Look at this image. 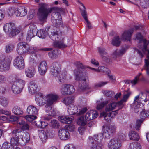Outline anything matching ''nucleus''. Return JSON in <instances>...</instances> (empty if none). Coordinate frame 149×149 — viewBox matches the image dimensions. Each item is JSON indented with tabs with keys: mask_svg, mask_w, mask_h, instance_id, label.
I'll return each instance as SVG.
<instances>
[{
	"mask_svg": "<svg viewBox=\"0 0 149 149\" xmlns=\"http://www.w3.org/2000/svg\"><path fill=\"white\" fill-rule=\"evenodd\" d=\"M48 5L46 3L39 4V8L37 12V16L39 20L42 22L46 21L49 14L53 11L52 17V22L55 26L57 27L62 24V17L60 13H63L65 9L62 8L53 7L48 8Z\"/></svg>",
	"mask_w": 149,
	"mask_h": 149,
	"instance_id": "1",
	"label": "nucleus"
},
{
	"mask_svg": "<svg viewBox=\"0 0 149 149\" xmlns=\"http://www.w3.org/2000/svg\"><path fill=\"white\" fill-rule=\"evenodd\" d=\"M77 69L74 71V75L75 79L79 81L78 85L79 90L80 91H83L89 88L88 84L86 83V79L85 78L86 71L85 70V66L79 62H77L75 63Z\"/></svg>",
	"mask_w": 149,
	"mask_h": 149,
	"instance_id": "2",
	"label": "nucleus"
},
{
	"mask_svg": "<svg viewBox=\"0 0 149 149\" xmlns=\"http://www.w3.org/2000/svg\"><path fill=\"white\" fill-rule=\"evenodd\" d=\"M37 36L40 38H44L47 34L49 35V37L53 40L55 41L54 42V47L59 48H62L66 47V45L65 44L63 41H57L61 36L60 32L59 31H54L53 32H51V34L47 32L43 29H40L38 31Z\"/></svg>",
	"mask_w": 149,
	"mask_h": 149,
	"instance_id": "3",
	"label": "nucleus"
},
{
	"mask_svg": "<svg viewBox=\"0 0 149 149\" xmlns=\"http://www.w3.org/2000/svg\"><path fill=\"white\" fill-rule=\"evenodd\" d=\"M58 98L56 95L53 94H49L45 98L41 93H38L36 95L35 100L37 104L40 106L43 105L46 103L48 105H52Z\"/></svg>",
	"mask_w": 149,
	"mask_h": 149,
	"instance_id": "4",
	"label": "nucleus"
},
{
	"mask_svg": "<svg viewBox=\"0 0 149 149\" xmlns=\"http://www.w3.org/2000/svg\"><path fill=\"white\" fill-rule=\"evenodd\" d=\"M11 134L14 137L15 140H18V145L25 144L30 140L29 135L28 133H25L20 129H16L14 130Z\"/></svg>",
	"mask_w": 149,
	"mask_h": 149,
	"instance_id": "5",
	"label": "nucleus"
},
{
	"mask_svg": "<svg viewBox=\"0 0 149 149\" xmlns=\"http://www.w3.org/2000/svg\"><path fill=\"white\" fill-rule=\"evenodd\" d=\"M102 134L100 133L94 135L93 137H89L87 143L90 149H102L103 146L100 143L102 139Z\"/></svg>",
	"mask_w": 149,
	"mask_h": 149,
	"instance_id": "6",
	"label": "nucleus"
},
{
	"mask_svg": "<svg viewBox=\"0 0 149 149\" xmlns=\"http://www.w3.org/2000/svg\"><path fill=\"white\" fill-rule=\"evenodd\" d=\"M28 115L25 116V118L30 122H31L37 118L36 116L38 114V110L35 106H29L27 109Z\"/></svg>",
	"mask_w": 149,
	"mask_h": 149,
	"instance_id": "7",
	"label": "nucleus"
},
{
	"mask_svg": "<svg viewBox=\"0 0 149 149\" xmlns=\"http://www.w3.org/2000/svg\"><path fill=\"white\" fill-rule=\"evenodd\" d=\"M136 38L140 41L139 46L144 53L147 52V53H149V42L145 39H143L141 34L138 33L136 35Z\"/></svg>",
	"mask_w": 149,
	"mask_h": 149,
	"instance_id": "8",
	"label": "nucleus"
},
{
	"mask_svg": "<svg viewBox=\"0 0 149 149\" xmlns=\"http://www.w3.org/2000/svg\"><path fill=\"white\" fill-rule=\"evenodd\" d=\"M121 141L116 138L112 139L107 144L108 149H121Z\"/></svg>",
	"mask_w": 149,
	"mask_h": 149,
	"instance_id": "9",
	"label": "nucleus"
},
{
	"mask_svg": "<svg viewBox=\"0 0 149 149\" xmlns=\"http://www.w3.org/2000/svg\"><path fill=\"white\" fill-rule=\"evenodd\" d=\"M10 61L4 56H0V70L1 71H7L9 69Z\"/></svg>",
	"mask_w": 149,
	"mask_h": 149,
	"instance_id": "10",
	"label": "nucleus"
},
{
	"mask_svg": "<svg viewBox=\"0 0 149 149\" xmlns=\"http://www.w3.org/2000/svg\"><path fill=\"white\" fill-rule=\"evenodd\" d=\"M75 90L73 85L68 84L63 85L61 90V94L64 95H71L74 92Z\"/></svg>",
	"mask_w": 149,
	"mask_h": 149,
	"instance_id": "11",
	"label": "nucleus"
},
{
	"mask_svg": "<svg viewBox=\"0 0 149 149\" xmlns=\"http://www.w3.org/2000/svg\"><path fill=\"white\" fill-rule=\"evenodd\" d=\"M60 67L59 64L57 62H54L50 67V73L54 77L58 76V74L60 72Z\"/></svg>",
	"mask_w": 149,
	"mask_h": 149,
	"instance_id": "12",
	"label": "nucleus"
},
{
	"mask_svg": "<svg viewBox=\"0 0 149 149\" xmlns=\"http://www.w3.org/2000/svg\"><path fill=\"white\" fill-rule=\"evenodd\" d=\"M13 65L16 68L19 69H24L25 64L23 57L21 56H17L14 60Z\"/></svg>",
	"mask_w": 149,
	"mask_h": 149,
	"instance_id": "13",
	"label": "nucleus"
},
{
	"mask_svg": "<svg viewBox=\"0 0 149 149\" xmlns=\"http://www.w3.org/2000/svg\"><path fill=\"white\" fill-rule=\"evenodd\" d=\"M10 139V143L5 142L2 145L3 148L5 149H14V146H18V140H15V139L12 135Z\"/></svg>",
	"mask_w": 149,
	"mask_h": 149,
	"instance_id": "14",
	"label": "nucleus"
},
{
	"mask_svg": "<svg viewBox=\"0 0 149 149\" xmlns=\"http://www.w3.org/2000/svg\"><path fill=\"white\" fill-rule=\"evenodd\" d=\"M28 48V44L25 42H20L17 45V52L19 54L26 53V49Z\"/></svg>",
	"mask_w": 149,
	"mask_h": 149,
	"instance_id": "15",
	"label": "nucleus"
},
{
	"mask_svg": "<svg viewBox=\"0 0 149 149\" xmlns=\"http://www.w3.org/2000/svg\"><path fill=\"white\" fill-rule=\"evenodd\" d=\"M37 29L36 26L31 25L29 26V31L27 34V39L29 41L31 39L37 35Z\"/></svg>",
	"mask_w": 149,
	"mask_h": 149,
	"instance_id": "16",
	"label": "nucleus"
},
{
	"mask_svg": "<svg viewBox=\"0 0 149 149\" xmlns=\"http://www.w3.org/2000/svg\"><path fill=\"white\" fill-rule=\"evenodd\" d=\"M58 134L59 137L63 140H67L70 137V134L68 131L65 129H60L59 130Z\"/></svg>",
	"mask_w": 149,
	"mask_h": 149,
	"instance_id": "17",
	"label": "nucleus"
},
{
	"mask_svg": "<svg viewBox=\"0 0 149 149\" xmlns=\"http://www.w3.org/2000/svg\"><path fill=\"white\" fill-rule=\"evenodd\" d=\"M47 65L46 62L43 61L41 62L38 67L39 73L41 75H43L46 73L47 69Z\"/></svg>",
	"mask_w": 149,
	"mask_h": 149,
	"instance_id": "18",
	"label": "nucleus"
},
{
	"mask_svg": "<svg viewBox=\"0 0 149 149\" xmlns=\"http://www.w3.org/2000/svg\"><path fill=\"white\" fill-rule=\"evenodd\" d=\"M58 119L63 123L69 124L71 123L74 120V117L72 116H61L58 117Z\"/></svg>",
	"mask_w": 149,
	"mask_h": 149,
	"instance_id": "19",
	"label": "nucleus"
},
{
	"mask_svg": "<svg viewBox=\"0 0 149 149\" xmlns=\"http://www.w3.org/2000/svg\"><path fill=\"white\" fill-rule=\"evenodd\" d=\"M98 113L96 111H90L86 113L85 118L86 120L89 121L96 118Z\"/></svg>",
	"mask_w": 149,
	"mask_h": 149,
	"instance_id": "20",
	"label": "nucleus"
},
{
	"mask_svg": "<svg viewBox=\"0 0 149 149\" xmlns=\"http://www.w3.org/2000/svg\"><path fill=\"white\" fill-rule=\"evenodd\" d=\"M126 50L125 48H123L119 50H116L111 54V57L114 60H116L118 57L123 55L125 52Z\"/></svg>",
	"mask_w": 149,
	"mask_h": 149,
	"instance_id": "21",
	"label": "nucleus"
},
{
	"mask_svg": "<svg viewBox=\"0 0 149 149\" xmlns=\"http://www.w3.org/2000/svg\"><path fill=\"white\" fill-rule=\"evenodd\" d=\"M134 30V28H132L128 31H125L122 35V38L123 40L130 41L131 39V35Z\"/></svg>",
	"mask_w": 149,
	"mask_h": 149,
	"instance_id": "22",
	"label": "nucleus"
},
{
	"mask_svg": "<svg viewBox=\"0 0 149 149\" xmlns=\"http://www.w3.org/2000/svg\"><path fill=\"white\" fill-rule=\"evenodd\" d=\"M16 10V16L20 17L25 16L27 12V10L24 7H19Z\"/></svg>",
	"mask_w": 149,
	"mask_h": 149,
	"instance_id": "23",
	"label": "nucleus"
},
{
	"mask_svg": "<svg viewBox=\"0 0 149 149\" xmlns=\"http://www.w3.org/2000/svg\"><path fill=\"white\" fill-rule=\"evenodd\" d=\"M38 86L34 81L30 82L29 85V91L31 94H34L37 92Z\"/></svg>",
	"mask_w": 149,
	"mask_h": 149,
	"instance_id": "24",
	"label": "nucleus"
},
{
	"mask_svg": "<svg viewBox=\"0 0 149 149\" xmlns=\"http://www.w3.org/2000/svg\"><path fill=\"white\" fill-rule=\"evenodd\" d=\"M67 112L70 115H73L78 112V109L77 106H74L73 104L70 105L68 107Z\"/></svg>",
	"mask_w": 149,
	"mask_h": 149,
	"instance_id": "25",
	"label": "nucleus"
},
{
	"mask_svg": "<svg viewBox=\"0 0 149 149\" xmlns=\"http://www.w3.org/2000/svg\"><path fill=\"white\" fill-rule=\"evenodd\" d=\"M75 97L74 96L66 97L62 99V102L65 105L72 104L74 102Z\"/></svg>",
	"mask_w": 149,
	"mask_h": 149,
	"instance_id": "26",
	"label": "nucleus"
},
{
	"mask_svg": "<svg viewBox=\"0 0 149 149\" xmlns=\"http://www.w3.org/2000/svg\"><path fill=\"white\" fill-rule=\"evenodd\" d=\"M131 94L130 92H128L123 97L121 100L118 102L119 109H121L124 106V104L126 102Z\"/></svg>",
	"mask_w": 149,
	"mask_h": 149,
	"instance_id": "27",
	"label": "nucleus"
},
{
	"mask_svg": "<svg viewBox=\"0 0 149 149\" xmlns=\"http://www.w3.org/2000/svg\"><path fill=\"white\" fill-rule=\"evenodd\" d=\"M51 105H48L47 104L45 107L46 112L48 113V115L50 116H55L56 115V110L51 106Z\"/></svg>",
	"mask_w": 149,
	"mask_h": 149,
	"instance_id": "28",
	"label": "nucleus"
},
{
	"mask_svg": "<svg viewBox=\"0 0 149 149\" xmlns=\"http://www.w3.org/2000/svg\"><path fill=\"white\" fill-rule=\"evenodd\" d=\"M26 76L31 78L33 77L36 73L35 68L33 67H29L26 69L25 71Z\"/></svg>",
	"mask_w": 149,
	"mask_h": 149,
	"instance_id": "29",
	"label": "nucleus"
},
{
	"mask_svg": "<svg viewBox=\"0 0 149 149\" xmlns=\"http://www.w3.org/2000/svg\"><path fill=\"white\" fill-rule=\"evenodd\" d=\"M17 123L20 125L21 130H29V126L26 122L21 120H19L17 121Z\"/></svg>",
	"mask_w": 149,
	"mask_h": 149,
	"instance_id": "30",
	"label": "nucleus"
},
{
	"mask_svg": "<svg viewBox=\"0 0 149 149\" xmlns=\"http://www.w3.org/2000/svg\"><path fill=\"white\" fill-rule=\"evenodd\" d=\"M118 103L113 102L106 105L105 110L106 112H109L115 109L116 106H119Z\"/></svg>",
	"mask_w": 149,
	"mask_h": 149,
	"instance_id": "31",
	"label": "nucleus"
},
{
	"mask_svg": "<svg viewBox=\"0 0 149 149\" xmlns=\"http://www.w3.org/2000/svg\"><path fill=\"white\" fill-rule=\"evenodd\" d=\"M129 136L130 140L138 141L139 139L138 134L134 131L130 132L129 133Z\"/></svg>",
	"mask_w": 149,
	"mask_h": 149,
	"instance_id": "32",
	"label": "nucleus"
},
{
	"mask_svg": "<svg viewBox=\"0 0 149 149\" xmlns=\"http://www.w3.org/2000/svg\"><path fill=\"white\" fill-rule=\"evenodd\" d=\"M13 24H14L13 23H8L5 24L3 27V30L6 33H9L12 29Z\"/></svg>",
	"mask_w": 149,
	"mask_h": 149,
	"instance_id": "33",
	"label": "nucleus"
},
{
	"mask_svg": "<svg viewBox=\"0 0 149 149\" xmlns=\"http://www.w3.org/2000/svg\"><path fill=\"white\" fill-rule=\"evenodd\" d=\"M13 113L15 115H20L23 113V111L22 109L17 106H15L12 109Z\"/></svg>",
	"mask_w": 149,
	"mask_h": 149,
	"instance_id": "34",
	"label": "nucleus"
},
{
	"mask_svg": "<svg viewBox=\"0 0 149 149\" xmlns=\"http://www.w3.org/2000/svg\"><path fill=\"white\" fill-rule=\"evenodd\" d=\"M66 72L60 71L58 74V76L60 78H58L57 77H55L60 82H63L64 80L66 78Z\"/></svg>",
	"mask_w": 149,
	"mask_h": 149,
	"instance_id": "35",
	"label": "nucleus"
},
{
	"mask_svg": "<svg viewBox=\"0 0 149 149\" xmlns=\"http://www.w3.org/2000/svg\"><path fill=\"white\" fill-rule=\"evenodd\" d=\"M101 116L104 117L105 120L108 122H110L113 116H111V114H107L105 112H103L100 113Z\"/></svg>",
	"mask_w": 149,
	"mask_h": 149,
	"instance_id": "36",
	"label": "nucleus"
},
{
	"mask_svg": "<svg viewBox=\"0 0 149 149\" xmlns=\"http://www.w3.org/2000/svg\"><path fill=\"white\" fill-rule=\"evenodd\" d=\"M128 149H142L141 145L137 142L130 143Z\"/></svg>",
	"mask_w": 149,
	"mask_h": 149,
	"instance_id": "37",
	"label": "nucleus"
},
{
	"mask_svg": "<svg viewBox=\"0 0 149 149\" xmlns=\"http://www.w3.org/2000/svg\"><path fill=\"white\" fill-rule=\"evenodd\" d=\"M121 43L120 38L119 36L114 37L112 40V44L114 46L118 47L120 45Z\"/></svg>",
	"mask_w": 149,
	"mask_h": 149,
	"instance_id": "38",
	"label": "nucleus"
},
{
	"mask_svg": "<svg viewBox=\"0 0 149 149\" xmlns=\"http://www.w3.org/2000/svg\"><path fill=\"white\" fill-rule=\"evenodd\" d=\"M14 83L22 89L23 88L25 84V81L21 79H17Z\"/></svg>",
	"mask_w": 149,
	"mask_h": 149,
	"instance_id": "39",
	"label": "nucleus"
},
{
	"mask_svg": "<svg viewBox=\"0 0 149 149\" xmlns=\"http://www.w3.org/2000/svg\"><path fill=\"white\" fill-rule=\"evenodd\" d=\"M41 132H40L38 134L39 137L43 142H45L47 139V136L46 132L44 130H41Z\"/></svg>",
	"mask_w": 149,
	"mask_h": 149,
	"instance_id": "40",
	"label": "nucleus"
},
{
	"mask_svg": "<svg viewBox=\"0 0 149 149\" xmlns=\"http://www.w3.org/2000/svg\"><path fill=\"white\" fill-rule=\"evenodd\" d=\"M12 90L15 94H18L22 91V89L14 83L12 86Z\"/></svg>",
	"mask_w": 149,
	"mask_h": 149,
	"instance_id": "41",
	"label": "nucleus"
},
{
	"mask_svg": "<svg viewBox=\"0 0 149 149\" xmlns=\"http://www.w3.org/2000/svg\"><path fill=\"white\" fill-rule=\"evenodd\" d=\"M98 51L100 55L102 57V59L104 61H105L106 58L104 56L106 55L107 54L106 49L104 48L98 47Z\"/></svg>",
	"mask_w": 149,
	"mask_h": 149,
	"instance_id": "42",
	"label": "nucleus"
},
{
	"mask_svg": "<svg viewBox=\"0 0 149 149\" xmlns=\"http://www.w3.org/2000/svg\"><path fill=\"white\" fill-rule=\"evenodd\" d=\"M8 104V101L7 99L5 97H0V104L3 107H6Z\"/></svg>",
	"mask_w": 149,
	"mask_h": 149,
	"instance_id": "43",
	"label": "nucleus"
},
{
	"mask_svg": "<svg viewBox=\"0 0 149 149\" xmlns=\"http://www.w3.org/2000/svg\"><path fill=\"white\" fill-rule=\"evenodd\" d=\"M14 47V45L12 44L7 45L5 47V52L6 53H9L12 52Z\"/></svg>",
	"mask_w": 149,
	"mask_h": 149,
	"instance_id": "44",
	"label": "nucleus"
},
{
	"mask_svg": "<svg viewBox=\"0 0 149 149\" xmlns=\"http://www.w3.org/2000/svg\"><path fill=\"white\" fill-rule=\"evenodd\" d=\"M107 101L102 102V100H100L97 102V110H100L102 109L104 105L107 104Z\"/></svg>",
	"mask_w": 149,
	"mask_h": 149,
	"instance_id": "45",
	"label": "nucleus"
},
{
	"mask_svg": "<svg viewBox=\"0 0 149 149\" xmlns=\"http://www.w3.org/2000/svg\"><path fill=\"white\" fill-rule=\"evenodd\" d=\"M105 130L107 131L111 136H112L113 133L115 132L116 128V127L114 126H111L106 128Z\"/></svg>",
	"mask_w": 149,
	"mask_h": 149,
	"instance_id": "46",
	"label": "nucleus"
},
{
	"mask_svg": "<svg viewBox=\"0 0 149 149\" xmlns=\"http://www.w3.org/2000/svg\"><path fill=\"white\" fill-rule=\"evenodd\" d=\"M19 32V31L17 29H13V27L11 31L9 33V36L10 37H12L18 34Z\"/></svg>",
	"mask_w": 149,
	"mask_h": 149,
	"instance_id": "47",
	"label": "nucleus"
},
{
	"mask_svg": "<svg viewBox=\"0 0 149 149\" xmlns=\"http://www.w3.org/2000/svg\"><path fill=\"white\" fill-rule=\"evenodd\" d=\"M50 125L53 128H58L59 126L58 121L55 120H53L51 121Z\"/></svg>",
	"mask_w": 149,
	"mask_h": 149,
	"instance_id": "48",
	"label": "nucleus"
},
{
	"mask_svg": "<svg viewBox=\"0 0 149 149\" xmlns=\"http://www.w3.org/2000/svg\"><path fill=\"white\" fill-rule=\"evenodd\" d=\"M92 70L98 72L99 71L102 72H107L108 69L103 66H100L97 69H96L94 68H90Z\"/></svg>",
	"mask_w": 149,
	"mask_h": 149,
	"instance_id": "49",
	"label": "nucleus"
},
{
	"mask_svg": "<svg viewBox=\"0 0 149 149\" xmlns=\"http://www.w3.org/2000/svg\"><path fill=\"white\" fill-rule=\"evenodd\" d=\"M56 50H53L49 52L48 55L51 59H55L58 56L56 54Z\"/></svg>",
	"mask_w": 149,
	"mask_h": 149,
	"instance_id": "50",
	"label": "nucleus"
},
{
	"mask_svg": "<svg viewBox=\"0 0 149 149\" xmlns=\"http://www.w3.org/2000/svg\"><path fill=\"white\" fill-rule=\"evenodd\" d=\"M87 13L82 14V16L85 20L86 21L87 23L86 26L88 27V29H92V27L91 26L90 22L88 21L87 16Z\"/></svg>",
	"mask_w": 149,
	"mask_h": 149,
	"instance_id": "51",
	"label": "nucleus"
},
{
	"mask_svg": "<svg viewBox=\"0 0 149 149\" xmlns=\"http://www.w3.org/2000/svg\"><path fill=\"white\" fill-rule=\"evenodd\" d=\"M77 123L79 125L85 126L86 124V121L83 117H80L78 119Z\"/></svg>",
	"mask_w": 149,
	"mask_h": 149,
	"instance_id": "52",
	"label": "nucleus"
},
{
	"mask_svg": "<svg viewBox=\"0 0 149 149\" xmlns=\"http://www.w3.org/2000/svg\"><path fill=\"white\" fill-rule=\"evenodd\" d=\"M17 9L15 8L14 7L9 8L8 9V14L9 16H11L14 14L16 15V12Z\"/></svg>",
	"mask_w": 149,
	"mask_h": 149,
	"instance_id": "53",
	"label": "nucleus"
},
{
	"mask_svg": "<svg viewBox=\"0 0 149 149\" xmlns=\"http://www.w3.org/2000/svg\"><path fill=\"white\" fill-rule=\"evenodd\" d=\"M26 53H28L29 54H32L36 52V48L33 47H30L28 45V48L26 49Z\"/></svg>",
	"mask_w": 149,
	"mask_h": 149,
	"instance_id": "54",
	"label": "nucleus"
},
{
	"mask_svg": "<svg viewBox=\"0 0 149 149\" xmlns=\"http://www.w3.org/2000/svg\"><path fill=\"white\" fill-rule=\"evenodd\" d=\"M142 122L143 121L141 119L138 120H136L134 127L137 130H140Z\"/></svg>",
	"mask_w": 149,
	"mask_h": 149,
	"instance_id": "55",
	"label": "nucleus"
},
{
	"mask_svg": "<svg viewBox=\"0 0 149 149\" xmlns=\"http://www.w3.org/2000/svg\"><path fill=\"white\" fill-rule=\"evenodd\" d=\"M46 133L47 137L49 136L50 138H52L54 135V132L52 129H47Z\"/></svg>",
	"mask_w": 149,
	"mask_h": 149,
	"instance_id": "56",
	"label": "nucleus"
},
{
	"mask_svg": "<svg viewBox=\"0 0 149 149\" xmlns=\"http://www.w3.org/2000/svg\"><path fill=\"white\" fill-rule=\"evenodd\" d=\"M149 116V111H146V112L145 111H142L141 112L140 117L143 119L144 118H145Z\"/></svg>",
	"mask_w": 149,
	"mask_h": 149,
	"instance_id": "57",
	"label": "nucleus"
},
{
	"mask_svg": "<svg viewBox=\"0 0 149 149\" xmlns=\"http://www.w3.org/2000/svg\"><path fill=\"white\" fill-rule=\"evenodd\" d=\"M66 130L70 132H73L74 131L75 126L72 124H68L65 126Z\"/></svg>",
	"mask_w": 149,
	"mask_h": 149,
	"instance_id": "58",
	"label": "nucleus"
},
{
	"mask_svg": "<svg viewBox=\"0 0 149 149\" xmlns=\"http://www.w3.org/2000/svg\"><path fill=\"white\" fill-rule=\"evenodd\" d=\"M102 134V136H103L104 138L108 139L110 138L111 136L108 132L106 131L105 129L104 130L103 134L101 133Z\"/></svg>",
	"mask_w": 149,
	"mask_h": 149,
	"instance_id": "59",
	"label": "nucleus"
},
{
	"mask_svg": "<svg viewBox=\"0 0 149 149\" xmlns=\"http://www.w3.org/2000/svg\"><path fill=\"white\" fill-rule=\"evenodd\" d=\"M86 129L85 126H81L78 127V131L80 134H82L85 132Z\"/></svg>",
	"mask_w": 149,
	"mask_h": 149,
	"instance_id": "60",
	"label": "nucleus"
},
{
	"mask_svg": "<svg viewBox=\"0 0 149 149\" xmlns=\"http://www.w3.org/2000/svg\"><path fill=\"white\" fill-rule=\"evenodd\" d=\"M141 73H139L138 75L135 77L134 79L131 81V83L133 85L136 84L139 80L140 76L141 75Z\"/></svg>",
	"mask_w": 149,
	"mask_h": 149,
	"instance_id": "61",
	"label": "nucleus"
},
{
	"mask_svg": "<svg viewBox=\"0 0 149 149\" xmlns=\"http://www.w3.org/2000/svg\"><path fill=\"white\" fill-rule=\"evenodd\" d=\"M0 113L6 115H10L11 114L10 111H9L6 110H4L2 109H0Z\"/></svg>",
	"mask_w": 149,
	"mask_h": 149,
	"instance_id": "62",
	"label": "nucleus"
},
{
	"mask_svg": "<svg viewBox=\"0 0 149 149\" xmlns=\"http://www.w3.org/2000/svg\"><path fill=\"white\" fill-rule=\"evenodd\" d=\"M64 149H76L75 147L72 144H69L66 145Z\"/></svg>",
	"mask_w": 149,
	"mask_h": 149,
	"instance_id": "63",
	"label": "nucleus"
},
{
	"mask_svg": "<svg viewBox=\"0 0 149 149\" xmlns=\"http://www.w3.org/2000/svg\"><path fill=\"white\" fill-rule=\"evenodd\" d=\"M147 59H145V69H146V68H148V67L149 66V55L147 56Z\"/></svg>",
	"mask_w": 149,
	"mask_h": 149,
	"instance_id": "64",
	"label": "nucleus"
}]
</instances>
